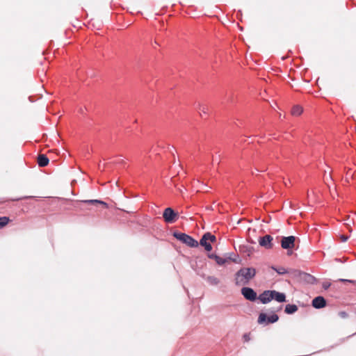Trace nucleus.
Masks as SVG:
<instances>
[{
  "instance_id": "f257e3e1",
  "label": "nucleus",
  "mask_w": 356,
  "mask_h": 356,
  "mask_svg": "<svg viewBox=\"0 0 356 356\" xmlns=\"http://www.w3.org/2000/svg\"><path fill=\"white\" fill-rule=\"evenodd\" d=\"M256 275V270L254 268H241L234 275V282L236 286H244L249 284L250 281Z\"/></svg>"
},
{
  "instance_id": "f03ea898",
  "label": "nucleus",
  "mask_w": 356,
  "mask_h": 356,
  "mask_svg": "<svg viewBox=\"0 0 356 356\" xmlns=\"http://www.w3.org/2000/svg\"><path fill=\"white\" fill-rule=\"evenodd\" d=\"M173 236L177 239L188 245L189 247L195 248L198 246V242L191 236L185 233L175 232Z\"/></svg>"
},
{
  "instance_id": "7ed1b4c3",
  "label": "nucleus",
  "mask_w": 356,
  "mask_h": 356,
  "mask_svg": "<svg viewBox=\"0 0 356 356\" xmlns=\"http://www.w3.org/2000/svg\"><path fill=\"white\" fill-rule=\"evenodd\" d=\"M163 218L165 222L171 224L177 220L178 214L172 208L168 207L163 211Z\"/></svg>"
},
{
  "instance_id": "20e7f679",
  "label": "nucleus",
  "mask_w": 356,
  "mask_h": 356,
  "mask_svg": "<svg viewBox=\"0 0 356 356\" xmlns=\"http://www.w3.org/2000/svg\"><path fill=\"white\" fill-rule=\"evenodd\" d=\"M279 317L277 314H273L270 316H267V315L264 313H261L258 318V323L259 324H265L267 325L268 323H273L278 321Z\"/></svg>"
},
{
  "instance_id": "39448f33",
  "label": "nucleus",
  "mask_w": 356,
  "mask_h": 356,
  "mask_svg": "<svg viewBox=\"0 0 356 356\" xmlns=\"http://www.w3.org/2000/svg\"><path fill=\"white\" fill-rule=\"evenodd\" d=\"M241 294L246 300L252 302H254L258 299L257 293L250 287H243L241 289Z\"/></svg>"
},
{
  "instance_id": "423d86ee",
  "label": "nucleus",
  "mask_w": 356,
  "mask_h": 356,
  "mask_svg": "<svg viewBox=\"0 0 356 356\" xmlns=\"http://www.w3.org/2000/svg\"><path fill=\"white\" fill-rule=\"evenodd\" d=\"M296 237L293 236H283L281 240V246L283 249H292L295 245Z\"/></svg>"
},
{
  "instance_id": "0eeeda50",
  "label": "nucleus",
  "mask_w": 356,
  "mask_h": 356,
  "mask_svg": "<svg viewBox=\"0 0 356 356\" xmlns=\"http://www.w3.org/2000/svg\"><path fill=\"white\" fill-rule=\"evenodd\" d=\"M273 237L270 235H265L263 237H260L259 238V244L260 246L269 250L273 247V244L272 243Z\"/></svg>"
},
{
  "instance_id": "6e6552de",
  "label": "nucleus",
  "mask_w": 356,
  "mask_h": 356,
  "mask_svg": "<svg viewBox=\"0 0 356 356\" xmlns=\"http://www.w3.org/2000/svg\"><path fill=\"white\" fill-rule=\"evenodd\" d=\"M258 300L263 304H267L273 300L272 290L264 291L258 296Z\"/></svg>"
},
{
  "instance_id": "1a4fd4ad",
  "label": "nucleus",
  "mask_w": 356,
  "mask_h": 356,
  "mask_svg": "<svg viewBox=\"0 0 356 356\" xmlns=\"http://www.w3.org/2000/svg\"><path fill=\"white\" fill-rule=\"evenodd\" d=\"M326 300L323 296H317L312 300V306L316 309H321L325 307Z\"/></svg>"
},
{
  "instance_id": "9d476101",
  "label": "nucleus",
  "mask_w": 356,
  "mask_h": 356,
  "mask_svg": "<svg viewBox=\"0 0 356 356\" xmlns=\"http://www.w3.org/2000/svg\"><path fill=\"white\" fill-rule=\"evenodd\" d=\"M272 296L273 300H275L278 302H284L286 301V295L284 293L272 290Z\"/></svg>"
},
{
  "instance_id": "9b49d317",
  "label": "nucleus",
  "mask_w": 356,
  "mask_h": 356,
  "mask_svg": "<svg viewBox=\"0 0 356 356\" xmlns=\"http://www.w3.org/2000/svg\"><path fill=\"white\" fill-rule=\"evenodd\" d=\"M49 159L44 154H40L38 157V163L40 167H45L49 163Z\"/></svg>"
},
{
  "instance_id": "f8f14e48",
  "label": "nucleus",
  "mask_w": 356,
  "mask_h": 356,
  "mask_svg": "<svg viewBox=\"0 0 356 356\" xmlns=\"http://www.w3.org/2000/svg\"><path fill=\"white\" fill-rule=\"evenodd\" d=\"M300 275L302 280L309 284H314L316 281V278L310 274L306 273H300Z\"/></svg>"
},
{
  "instance_id": "ddd939ff",
  "label": "nucleus",
  "mask_w": 356,
  "mask_h": 356,
  "mask_svg": "<svg viewBox=\"0 0 356 356\" xmlns=\"http://www.w3.org/2000/svg\"><path fill=\"white\" fill-rule=\"evenodd\" d=\"M200 244L202 246L204 247V249L207 251H211L212 250V246H211V243L209 242V241L207 240V237L204 236V234L201 238V239L200 241Z\"/></svg>"
},
{
  "instance_id": "4468645a",
  "label": "nucleus",
  "mask_w": 356,
  "mask_h": 356,
  "mask_svg": "<svg viewBox=\"0 0 356 356\" xmlns=\"http://www.w3.org/2000/svg\"><path fill=\"white\" fill-rule=\"evenodd\" d=\"M201 276L202 277L205 278L206 280L207 281V282L210 285L216 286V285H218L220 283L219 279L216 277H214V276H207V277H205L204 275H201Z\"/></svg>"
},
{
  "instance_id": "2eb2a0df",
  "label": "nucleus",
  "mask_w": 356,
  "mask_h": 356,
  "mask_svg": "<svg viewBox=\"0 0 356 356\" xmlns=\"http://www.w3.org/2000/svg\"><path fill=\"white\" fill-rule=\"evenodd\" d=\"M208 257L210 259H214L216 261V262L218 265H220V266L225 264L227 261L225 259L222 258V257H220L215 254H213V253L208 254Z\"/></svg>"
},
{
  "instance_id": "dca6fc26",
  "label": "nucleus",
  "mask_w": 356,
  "mask_h": 356,
  "mask_svg": "<svg viewBox=\"0 0 356 356\" xmlns=\"http://www.w3.org/2000/svg\"><path fill=\"white\" fill-rule=\"evenodd\" d=\"M298 310V307L296 305H286L285 307V312L289 314H292Z\"/></svg>"
},
{
  "instance_id": "f3484780",
  "label": "nucleus",
  "mask_w": 356,
  "mask_h": 356,
  "mask_svg": "<svg viewBox=\"0 0 356 356\" xmlns=\"http://www.w3.org/2000/svg\"><path fill=\"white\" fill-rule=\"evenodd\" d=\"M83 202L85 203H87V204H101L102 205H104L106 208L108 207V204L105 202H103L102 200H83Z\"/></svg>"
},
{
  "instance_id": "a211bd4d",
  "label": "nucleus",
  "mask_w": 356,
  "mask_h": 356,
  "mask_svg": "<svg viewBox=\"0 0 356 356\" xmlns=\"http://www.w3.org/2000/svg\"><path fill=\"white\" fill-rule=\"evenodd\" d=\"M302 108L298 105L294 106L291 110V113L293 115H300L302 113Z\"/></svg>"
},
{
  "instance_id": "6ab92c4d",
  "label": "nucleus",
  "mask_w": 356,
  "mask_h": 356,
  "mask_svg": "<svg viewBox=\"0 0 356 356\" xmlns=\"http://www.w3.org/2000/svg\"><path fill=\"white\" fill-rule=\"evenodd\" d=\"M271 268L273 270H274L275 271H276L279 275H284L287 273L286 269L282 266L279 267V268H276L275 266H271Z\"/></svg>"
},
{
  "instance_id": "aec40b11",
  "label": "nucleus",
  "mask_w": 356,
  "mask_h": 356,
  "mask_svg": "<svg viewBox=\"0 0 356 356\" xmlns=\"http://www.w3.org/2000/svg\"><path fill=\"white\" fill-rule=\"evenodd\" d=\"M9 222V218L8 217H0V228L6 225Z\"/></svg>"
},
{
  "instance_id": "412c9836",
  "label": "nucleus",
  "mask_w": 356,
  "mask_h": 356,
  "mask_svg": "<svg viewBox=\"0 0 356 356\" xmlns=\"http://www.w3.org/2000/svg\"><path fill=\"white\" fill-rule=\"evenodd\" d=\"M204 236L207 237V240L210 242H214L216 240V238L214 235L211 234L209 232H207L204 234Z\"/></svg>"
},
{
  "instance_id": "4be33fe9",
  "label": "nucleus",
  "mask_w": 356,
  "mask_h": 356,
  "mask_svg": "<svg viewBox=\"0 0 356 356\" xmlns=\"http://www.w3.org/2000/svg\"><path fill=\"white\" fill-rule=\"evenodd\" d=\"M339 281L343 282H350V283H355V281L351 280H346V279H339Z\"/></svg>"
},
{
  "instance_id": "5701e85b",
  "label": "nucleus",
  "mask_w": 356,
  "mask_h": 356,
  "mask_svg": "<svg viewBox=\"0 0 356 356\" xmlns=\"http://www.w3.org/2000/svg\"><path fill=\"white\" fill-rule=\"evenodd\" d=\"M200 112H202L204 113H207V108L205 106H202L200 108Z\"/></svg>"
},
{
  "instance_id": "b1692460",
  "label": "nucleus",
  "mask_w": 356,
  "mask_h": 356,
  "mask_svg": "<svg viewBox=\"0 0 356 356\" xmlns=\"http://www.w3.org/2000/svg\"><path fill=\"white\" fill-rule=\"evenodd\" d=\"M348 239V236H344V235L341 236V240L342 242H346Z\"/></svg>"
},
{
  "instance_id": "393cba45",
  "label": "nucleus",
  "mask_w": 356,
  "mask_h": 356,
  "mask_svg": "<svg viewBox=\"0 0 356 356\" xmlns=\"http://www.w3.org/2000/svg\"><path fill=\"white\" fill-rule=\"evenodd\" d=\"M330 283H324L323 284V287L325 289H327L330 287Z\"/></svg>"
},
{
  "instance_id": "a878e982",
  "label": "nucleus",
  "mask_w": 356,
  "mask_h": 356,
  "mask_svg": "<svg viewBox=\"0 0 356 356\" xmlns=\"http://www.w3.org/2000/svg\"><path fill=\"white\" fill-rule=\"evenodd\" d=\"M243 338L245 341H248L250 339L248 334H245L243 335Z\"/></svg>"
},
{
  "instance_id": "bb28decb",
  "label": "nucleus",
  "mask_w": 356,
  "mask_h": 356,
  "mask_svg": "<svg viewBox=\"0 0 356 356\" xmlns=\"http://www.w3.org/2000/svg\"><path fill=\"white\" fill-rule=\"evenodd\" d=\"M178 190L180 193H183L184 191H186V188L184 186H181V188H178Z\"/></svg>"
},
{
  "instance_id": "cd10ccee",
  "label": "nucleus",
  "mask_w": 356,
  "mask_h": 356,
  "mask_svg": "<svg viewBox=\"0 0 356 356\" xmlns=\"http://www.w3.org/2000/svg\"><path fill=\"white\" fill-rule=\"evenodd\" d=\"M28 197H29L16 198V199H13V201H18V200H22V199H25V198H28Z\"/></svg>"
},
{
  "instance_id": "c85d7f7f",
  "label": "nucleus",
  "mask_w": 356,
  "mask_h": 356,
  "mask_svg": "<svg viewBox=\"0 0 356 356\" xmlns=\"http://www.w3.org/2000/svg\"><path fill=\"white\" fill-rule=\"evenodd\" d=\"M341 314H342V316H344V315L346 314V313H345V312H343V313H341Z\"/></svg>"
}]
</instances>
